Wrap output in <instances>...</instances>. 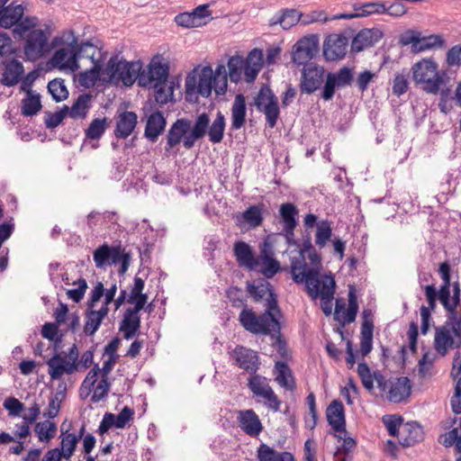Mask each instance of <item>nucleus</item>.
<instances>
[{
	"label": "nucleus",
	"instance_id": "obj_1",
	"mask_svg": "<svg viewBox=\"0 0 461 461\" xmlns=\"http://www.w3.org/2000/svg\"><path fill=\"white\" fill-rule=\"evenodd\" d=\"M224 130L225 118L221 113H217L211 124L209 115L206 113L198 115L193 125L188 119H178L167 132L165 149L169 151L183 142V146L186 149H190L194 146L195 141L203 138L206 133L211 142L220 143L223 139Z\"/></svg>",
	"mask_w": 461,
	"mask_h": 461
},
{
	"label": "nucleus",
	"instance_id": "obj_2",
	"mask_svg": "<svg viewBox=\"0 0 461 461\" xmlns=\"http://www.w3.org/2000/svg\"><path fill=\"white\" fill-rule=\"evenodd\" d=\"M291 275L297 284H305L307 292L312 299L318 294L329 298L335 293V280L331 276L320 275L321 257L316 249L297 255L291 259Z\"/></svg>",
	"mask_w": 461,
	"mask_h": 461
},
{
	"label": "nucleus",
	"instance_id": "obj_3",
	"mask_svg": "<svg viewBox=\"0 0 461 461\" xmlns=\"http://www.w3.org/2000/svg\"><path fill=\"white\" fill-rule=\"evenodd\" d=\"M14 38L24 41L23 52L30 61H36L43 57L50 50L49 39L50 28L46 23H41L36 16H25L13 30Z\"/></svg>",
	"mask_w": 461,
	"mask_h": 461
},
{
	"label": "nucleus",
	"instance_id": "obj_4",
	"mask_svg": "<svg viewBox=\"0 0 461 461\" xmlns=\"http://www.w3.org/2000/svg\"><path fill=\"white\" fill-rule=\"evenodd\" d=\"M212 88L217 95H223L227 90V70L223 64H219L215 70L205 66L189 74L185 79V98L193 101L198 95L208 97Z\"/></svg>",
	"mask_w": 461,
	"mask_h": 461
},
{
	"label": "nucleus",
	"instance_id": "obj_5",
	"mask_svg": "<svg viewBox=\"0 0 461 461\" xmlns=\"http://www.w3.org/2000/svg\"><path fill=\"white\" fill-rule=\"evenodd\" d=\"M280 313L266 309L265 312L257 315L251 309L243 308L239 316L242 327L254 334L271 335L276 337L280 333Z\"/></svg>",
	"mask_w": 461,
	"mask_h": 461
},
{
	"label": "nucleus",
	"instance_id": "obj_6",
	"mask_svg": "<svg viewBox=\"0 0 461 461\" xmlns=\"http://www.w3.org/2000/svg\"><path fill=\"white\" fill-rule=\"evenodd\" d=\"M141 69L142 63L140 60L129 62L118 55L113 56L102 70V80L114 84L122 82L124 86H131L139 80Z\"/></svg>",
	"mask_w": 461,
	"mask_h": 461
},
{
	"label": "nucleus",
	"instance_id": "obj_7",
	"mask_svg": "<svg viewBox=\"0 0 461 461\" xmlns=\"http://www.w3.org/2000/svg\"><path fill=\"white\" fill-rule=\"evenodd\" d=\"M412 78L422 89L430 95L438 94L442 86L446 85V72L438 71V64L431 59H423L416 62L412 68Z\"/></svg>",
	"mask_w": 461,
	"mask_h": 461
},
{
	"label": "nucleus",
	"instance_id": "obj_8",
	"mask_svg": "<svg viewBox=\"0 0 461 461\" xmlns=\"http://www.w3.org/2000/svg\"><path fill=\"white\" fill-rule=\"evenodd\" d=\"M77 39L71 31L64 32L53 39L52 44L59 47L53 54L50 63L54 68L76 71L79 66L77 58Z\"/></svg>",
	"mask_w": 461,
	"mask_h": 461
},
{
	"label": "nucleus",
	"instance_id": "obj_9",
	"mask_svg": "<svg viewBox=\"0 0 461 461\" xmlns=\"http://www.w3.org/2000/svg\"><path fill=\"white\" fill-rule=\"evenodd\" d=\"M461 346V315L451 313L447 321L435 330L434 348L442 357L449 349Z\"/></svg>",
	"mask_w": 461,
	"mask_h": 461
},
{
	"label": "nucleus",
	"instance_id": "obj_10",
	"mask_svg": "<svg viewBox=\"0 0 461 461\" xmlns=\"http://www.w3.org/2000/svg\"><path fill=\"white\" fill-rule=\"evenodd\" d=\"M254 105L259 113L266 116V122L269 128L276 125L280 115L278 99L274 92L267 86H263L254 98Z\"/></svg>",
	"mask_w": 461,
	"mask_h": 461
},
{
	"label": "nucleus",
	"instance_id": "obj_11",
	"mask_svg": "<svg viewBox=\"0 0 461 461\" xmlns=\"http://www.w3.org/2000/svg\"><path fill=\"white\" fill-rule=\"evenodd\" d=\"M169 67L161 55L153 57L146 69L140 70L139 85L143 87L167 82Z\"/></svg>",
	"mask_w": 461,
	"mask_h": 461
},
{
	"label": "nucleus",
	"instance_id": "obj_12",
	"mask_svg": "<svg viewBox=\"0 0 461 461\" xmlns=\"http://www.w3.org/2000/svg\"><path fill=\"white\" fill-rule=\"evenodd\" d=\"M248 387L257 398L264 400V404L274 411L280 410L281 401L270 386L267 377L253 375L248 379Z\"/></svg>",
	"mask_w": 461,
	"mask_h": 461
},
{
	"label": "nucleus",
	"instance_id": "obj_13",
	"mask_svg": "<svg viewBox=\"0 0 461 461\" xmlns=\"http://www.w3.org/2000/svg\"><path fill=\"white\" fill-rule=\"evenodd\" d=\"M318 217L313 213H308L303 218V224L306 229L316 227L315 246L320 249L326 247L332 237L331 222L328 220L317 221Z\"/></svg>",
	"mask_w": 461,
	"mask_h": 461
},
{
	"label": "nucleus",
	"instance_id": "obj_14",
	"mask_svg": "<svg viewBox=\"0 0 461 461\" xmlns=\"http://www.w3.org/2000/svg\"><path fill=\"white\" fill-rule=\"evenodd\" d=\"M319 41L317 36L311 35L298 41L294 46L293 60L303 65L312 59L318 51Z\"/></svg>",
	"mask_w": 461,
	"mask_h": 461
},
{
	"label": "nucleus",
	"instance_id": "obj_15",
	"mask_svg": "<svg viewBox=\"0 0 461 461\" xmlns=\"http://www.w3.org/2000/svg\"><path fill=\"white\" fill-rule=\"evenodd\" d=\"M348 38L342 34H330L323 43V56L329 61L341 59L347 53Z\"/></svg>",
	"mask_w": 461,
	"mask_h": 461
},
{
	"label": "nucleus",
	"instance_id": "obj_16",
	"mask_svg": "<svg viewBox=\"0 0 461 461\" xmlns=\"http://www.w3.org/2000/svg\"><path fill=\"white\" fill-rule=\"evenodd\" d=\"M231 358L241 369L255 375L259 367L258 353L250 348L238 346L231 353Z\"/></svg>",
	"mask_w": 461,
	"mask_h": 461
},
{
	"label": "nucleus",
	"instance_id": "obj_17",
	"mask_svg": "<svg viewBox=\"0 0 461 461\" xmlns=\"http://www.w3.org/2000/svg\"><path fill=\"white\" fill-rule=\"evenodd\" d=\"M324 69L313 64L306 65L302 73L301 90L306 94L316 91L323 82Z\"/></svg>",
	"mask_w": 461,
	"mask_h": 461
},
{
	"label": "nucleus",
	"instance_id": "obj_18",
	"mask_svg": "<svg viewBox=\"0 0 461 461\" xmlns=\"http://www.w3.org/2000/svg\"><path fill=\"white\" fill-rule=\"evenodd\" d=\"M237 420L241 430L252 438L259 436L264 429L258 415L252 409L238 411Z\"/></svg>",
	"mask_w": 461,
	"mask_h": 461
},
{
	"label": "nucleus",
	"instance_id": "obj_19",
	"mask_svg": "<svg viewBox=\"0 0 461 461\" xmlns=\"http://www.w3.org/2000/svg\"><path fill=\"white\" fill-rule=\"evenodd\" d=\"M48 374L52 380H59L64 375H72L77 370L78 364L69 362L66 357L56 354L47 361Z\"/></svg>",
	"mask_w": 461,
	"mask_h": 461
},
{
	"label": "nucleus",
	"instance_id": "obj_20",
	"mask_svg": "<svg viewBox=\"0 0 461 461\" xmlns=\"http://www.w3.org/2000/svg\"><path fill=\"white\" fill-rule=\"evenodd\" d=\"M120 258V249L110 247L106 243L97 248L93 253V259L97 268H105L107 266L116 264Z\"/></svg>",
	"mask_w": 461,
	"mask_h": 461
},
{
	"label": "nucleus",
	"instance_id": "obj_21",
	"mask_svg": "<svg viewBox=\"0 0 461 461\" xmlns=\"http://www.w3.org/2000/svg\"><path fill=\"white\" fill-rule=\"evenodd\" d=\"M249 292L256 301L265 300L267 309L275 311L276 313H280L276 298L269 283L260 282L258 285H249Z\"/></svg>",
	"mask_w": 461,
	"mask_h": 461
},
{
	"label": "nucleus",
	"instance_id": "obj_22",
	"mask_svg": "<svg viewBox=\"0 0 461 461\" xmlns=\"http://www.w3.org/2000/svg\"><path fill=\"white\" fill-rule=\"evenodd\" d=\"M327 420L336 432L346 431L345 409L339 400H333L326 410Z\"/></svg>",
	"mask_w": 461,
	"mask_h": 461
},
{
	"label": "nucleus",
	"instance_id": "obj_23",
	"mask_svg": "<svg viewBox=\"0 0 461 461\" xmlns=\"http://www.w3.org/2000/svg\"><path fill=\"white\" fill-rule=\"evenodd\" d=\"M138 116L134 112H122L116 118L114 135L119 139H126L134 131Z\"/></svg>",
	"mask_w": 461,
	"mask_h": 461
},
{
	"label": "nucleus",
	"instance_id": "obj_24",
	"mask_svg": "<svg viewBox=\"0 0 461 461\" xmlns=\"http://www.w3.org/2000/svg\"><path fill=\"white\" fill-rule=\"evenodd\" d=\"M411 382L407 377H399L388 384V400L392 402H401L411 393Z\"/></svg>",
	"mask_w": 461,
	"mask_h": 461
},
{
	"label": "nucleus",
	"instance_id": "obj_25",
	"mask_svg": "<svg viewBox=\"0 0 461 461\" xmlns=\"http://www.w3.org/2000/svg\"><path fill=\"white\" fill-rule=\"evenodd\" d=\"M31 83L29 77H26L23 82L21 88L26 92V96L23 100V114L31 116L36 114L41 108L40 95L36 94L30 88Z\"/></svg>",
	"mask_w": 461,
	"mask_h": 461
},
{
	"label": "nucleus",
	"instance_id": "obj_26",
	"mask_svg": "<svg viewBox=\"0 0 461 461\" xmlns=\"http://www.w3.org/2000/svg\"><path fill=\"white\" fill-rule=\"evenodd\" d=\"M265 211L266 205L263 203L250 205L237 217V221L240 225L245 223L249 228L256 229L262 224Z\"/></svg>",
	"mask_w": 461,
	"mask_h": 461
},
{
	"label": "nucleus",
	"instance_id": "obj_27",
	"mask_svg": "<svg viewBox=\"0 0 461 461\" xmlns=\"http://www.w3.org/2000/svg\"><path fill=\"white\" fill-rule=\"evenodd\" d=\"M263 65V53L261 50L255 49L249 52L248 57L244 59V77L248 83L253 82Z\"/></svg>",
	"mask_w": 461,
	"mask_h": 461
},
{
	"label": "nucleus",
	"instance_id": "obj_28",
	"mask_svg": "<svg viewBox=\"0 0 461 461\" xmlns=\"http://www.w3.org/2000/svg\"><path fill=\"white\" fill-rule=\"evenodd\" d=\"M423 438L421 427L416 422L403 424L399 431V442L403 447H410Z\"/></svg>",
	"mask_w": 461,
	"mask_h": 461
},
{
	"label": "nucleus",
	"instance_id": "obj_29",
	"mask_svg": "<svg viewBox=\"0 0 461 461\" xmlns=\"http://www.w3.org/2000/svg\"><path fill=\"white\" fill-rule=\"evenodd\" d=\"M279 214L284 224L283 230L285 232V235L287 237L293 236L297 225L298 209L294 203H282L279 208Z\"/></svg>",
	"mask_w": 461,
	"mask_h": 461
},
{
	"label": "nucleus",
	"instance_id": "obj_30",
	"mask_svg": "<svg viewBox=\"0 0 461 461\" xmlns=\"http://www.w3.org/2000/svg\"><path fill=\"white\" fill-rule=\"evenodd\" d=\"M24 9L22 5L6 6L0 12V26L3 28H15L25 17H23Z\"/></svg>",
	"mask_w": 461,
	"mask_h": 461
},
{
	"label": "nucleus",
	"instance_id": "obj_31",
	"mask_svg": "<svg viewBox=\"0 0 461 461\" xmlns=\"http://www.w3.org/2000/svg\"><path fill=\"white\" fill-rule=\"evenodd\" d=\"M108 308L103 305L99 310L89 308L86 313L84 332L87 336H93L99 329L103 320L108 314Z\"/></svg>",
	"mask_w": 461,
	"mask_h": 461
},
{
	"label": "nucleus",
	"instance_id": "obj_32",
	"mask_svg": "<svg viewBox=\"0 0 461 461\" xmlns=\"http://www.w3.org/2000/svg\"><path fill=\"white\" fill-rule=\"evenodd\" d=\"M247 105L242 94L236 95L231 106V129L240 130L246 122Z\"/></svg>",
	"mask_w": 461,
	"mask_h": 461
},
{
	"label": "nucleus",
	"instance_id": "obj_33",
	"mask_svg": "<svg viewBox=\"0 0 461 461\" xmlns=\"http://www.w3.org/2000/svg\"><path fill=\"white\" fill-rule=\"evenodd\" d=\"M166 127V120L160 112L149 115L145 128V136L152 142L156 141Z\"/></svg>",
	"mask_w": 461,
	"mask_h": 461
},
{
	"label": "nucleus",
	"instance_id": "obj_34",
	"mask_svg": "<svg viewBox=\"0 0 461 461\" xmlns=\"http://www.w3.org/2000/svg\"><path fill=\"white\" fill-rule=\"evenodd\" d=\"M258 461H295L290 452H278L265 443H261L257 450Z\"/></svg>",
	"mask_w": 461,
	"mask_h": 461
},
{
	"label": "nucleus",
	"instance_id": "obj_35",
	"mask_svg": "<svg viewBox=\"0 0 461 461\" xmlns=\"http://www.w3.org/2000/svg\"><path fill=\"white\" fill-rule=\"evenodd\" d=\"M234 254L240 266L249 269H255L258 262L254 257L249 245L244 241H238L234 244Z\"/></svg>",
	"mask_w": 461,
	"mask_h": 461
},
{
	"label": "nucleus",
	"instance_id": "obj_36",
	"mask_svg": "<svg viewBox=\"0 0 461 461\" xmlns=\"http://www.w3.org/2000/svg\"><path fill=\"white\" fill-rule=\"evenodd\" d=\"M274 374L277 384L288 391H294L295 382L289 366L284 362H276L275 365Z\"/></svg>",
	"mask_w": 461,
	"mask_h": 461
},
{
	"label": "nucleus",
	"instance_id": "obj_37",
	"mask_svg": "<svg viewBox=\"0 0 461 461\" xmlns=\"http://www.w3.org/2000/svg\"><path fill=\"white\" fill-rule=\"evenodd\" d=\"M23 74V64L14 59L5 65L1 82L6 86L16 85Z\"/></svg>",
	"mask_w": 461,
	"mask_h": 461
},
{
	"label": "nucleus",
	"instance_id": "obj_38",
	"mask_svg": "<svg viewBox=\"0 0 461 461\" xmlns=\"http://www.w3.org/2000/svg\"><path fill=\"white\" fill-rule=\"evenodd\" d=\"M446 47V41L439 34H431L423 36L420 32L418 44L414 47V53H420L427 50L443 49Z\"/></svg>",
	"mask_w": 461,
	"mask_h": 461
},
{
	"label": "nucleus",
	"instance_id": "obj_39",
	"mask_svg": "<svg viewBox=\"0 0 461 461\" xmlns=\"http://www.w3.org/2000/svg\"><path fill=\"white\" fill-rule=\"evenodd\" d=\"M300 21L301 13L294 9H285L281 14H276L271 18L270 24H280L283 29L288 30Z\"/></svg>",
	"mask_w": 461,
	"mask_h": 461
},
{
	"label": "nucleus",
	"instance_id": "obj_40",
	"mask_svg": "<svg viewBox=\"0 0 461 461\" xmlns=\"http://www.w3.org/2000/svg\"><path fill=\"white\" fill-rule=\"evenodd\" d=\"M91 99L90 95H80L73 105L70 108L68 107V116L74 120L84 119L89 111Z\"/></svg>",
	"mask_w": 461,
	"mask_h": 461
},
{
	"label": "nucleus",
	"instance_id": "obj_41",
	"mask_svg": "<svg viewBox=\"0 0 461 461\" xmlns=\"http://www.w3.org/2000/svg\"><path fill=\"white\" fill-rule=\"evenodd\" d=\"M140 327V319L138 313L126 310L120 330L124 333L126 339H131Z\"/></svg>",
	"mask_w": 461,
	"mask_h": 461
},
{
	"label": "nucleus",
	"instance_id": "obj_42",
	"mask_svg": "<svg viewBox=\"0 0 461 461\" xmlns=\"http://www.w3.org/2000/svg\"><path fill=\"white\" fill-rule=\"evenodd\" d=\"M373 329L371 321H363L360 331V352L363 357L368 355L373 348Z\"/></svg>",
	"mask_w": 461,
	"mask_h": 461
},
{
	"label": "nucleus",
	"instance_id": "obj_43",
	"mask_svg": "<svg viewBox=\"0 0 461 461\" xmlns=\"http://www.w3.org/2000/svg\"><path fill=\"white\" fill-rule=\"evenodd\" d=\"M77 58L87 59L92 64H100L101 50L90 42H84L79 47L77 46Z\"/></svg>",
	"mask_w": 461,
	"mask_h": 461
},
{
	"label": "nucleus",
	"instance_id": "obj_44",
	"mask_svg": "<svg viewBox=\"0 0 461 461\" xmlns=\"http://www.w3.org/2000/svg\"><path fill=\"white\" fill-rule=\"evenodd\" d=\"M102 77L101 66L95 63L91 68L79 73L77 77L78 83L86 88L92 87Z\"/></svg>",
	"mask_w": 461,
	"mask_h": 461
},
{
	"label": "nucleus",
	"instance_id": "obj_45",
	"mask_svg": "<svg viewBox=\"0 0 461 461\" xmlns=\"http://www.w3.org/2000/svg\"><path fill=\"white\" fill-rule=\"evenodd\" d=\"M34 431L41 442H49L55 437L57 426L54 422L44 420L35 424Z\"/></svg>",
	"mask_w": 461,
	"mask_h": 461
},
{
	"label": "nucleus",
	"instance_id": "obj_46",
	"mask_svg": "<svg viewBox=\"0 0 461 461\" xmlns=\"http://www.w3.org/2000/svg\"><path fill=\"white\" fill-rule=\"evenodd\" d=\"M77 443L78 440L75 433L67 431L61 434V449H59V453L63 456V458L69 459L73 456Z\"/></svg>",
	"mask_w": 461,
	"mask_h": 461
},
{
	"label": "nucleus",
	"instance_id": "obj_47",
	"mask_svg": "<svg viewBox=\"0 0 461 461\" xmlns=\"http://www.w3.org/2000/svg\"><path fill=\"white\" fill-rule=\"evenodd\" d=\"M244 59L239 56L230 57L228 61L229 77L231 82L238 83L244 75Z\"/></svg>",
	"mask_w": 461,
	"mask_h": 461
},
{
	"label": "nucleus",
	"instance_id": "obj_48",
	"mask_svg": "<svg viewBox=\"0 0 461 461\" xmlns=\"http://www.w3.org/2000/svg\"><path fill=\"white\" fill-rule=\"evenodd\" d=\"M108 127L107 118H96L92 121L86 131V137L89 140H99Z\"/></svg>",
	"mask_w": 461,
	"mask_h": 461
},
{
	"label": "nucleus",
	"instance_id": "obj_49",
	"mask_svg": "<svg viewBox=\"0 0 461 461\" xmlns=\"http://www.w3.org/2000/svg\"><path fill=\"white\" fill-rule=\"evenodd\" d=\"M373 43L372 32L370 30H362L354 37L351 43V49L356 52H359L364 49L372 46Z\"/></svg>",
	"mask_w": 461,
	"mask_h": 461
},
{
	"label": "nucleus",
	"instance_id": "obj_50",
	"mask_svg": "<svg viewBox=\"0 0 461 461\" xmlns=\"http://www.w3.org/2000/svg\"><path fill=\"white\" fill-rule=\"evenodd\" d=\"M355 10L358 11V16H366L371 14H385V3L382 1L370 2L361 5H356Z\"/></svg>",
	"mask_w": 461,
	"mask_h": 461
},
{
	"label": "nucleus",
	"instance_id": "obj_51",
	"mask_svg": "<svg viewBox=\"0 0 461 461\" xmlns=\"http://www.w3.org/2000/svg\"><path fill=\"white\" fill-rule=\"evenodd\" d=\"M48 90L56 102L65 100L68 91L62 79H54L48 84Z\"/></svg>",
	"mask_w": 461,
	"mask_h": 461
},
{
	"label": "nucleus",
	"instance_id": "obj_52",
	"mask_svg": "<svg viewBox=\"0 0 461 461\" xmlns=\"http://www.w3.org/2000/svg\"><path fill=\"white\" fill-rule=\"evenodd\" d=\"M150 87L155 89V100L158 104H165L171 100L174 91L167 82L152 85Z\"/></svg>",
	"mask_w": 461,
	"mask_h": 461
},
{
	"label": "nucleus",
	"instance_id": "obj_53",
	"mask_svg": "<svg viewBox=\"0 0 461 461\" xmlns=\"http://www.w3.org/2000/svg\"><path fill=\"white\" fill-rule=\"evenodd\" d=\"M261 269L262 274L267 278L274 276L279 270L280 265L277 260L270 257L269 255L261 256Z\"/></svg>",
	"mask_w": 461,
	"mask_h": 461
},
{
	"label": "nucleus",
	"instance_id": "obj_54",
	"mask_svg": "<svg viewBox=\"0 0 461 461\" xmlns=\"http://www.w3.org/2000/svg\"><path fill=\"white\" fill-rule=\"evenodd\" d=\"M329 21L328 16L322 10H314L308 14H301V23L308 25L313 23H326Z\"/></svg>",
	"mask_w": 461,
	"mask_h": 461
},
{
	"label": "nucleus",
	"instance_id": "obj_55",
	"mask_svg": "<svg viewBox=\"0 0 461 461\" xmlns=\"http://www.w3.org/2000/svg\"><path fill=\"white\" fill-rule=\"evenodd\" d=\"M100 373V369L98 366H95L93 369L89 371L86 377L83 381L79 394L80 396H83V392L86 390V395H89L92 387L95 385V382L97 381L98 375Z\"/></svg>",
	"mask_w": 461,
	"mask_h": 461
},
{
	"label": "nucleus",
	"instance_id": "obj_56",
	"mask_svg": "<svg viewBox=\"0 0 461 461\" xmlns=\"http://www.w3.org/2000/svg\"><path fill=\"white\" fill-rule=\"evenodd\" d=\"M438 298L447 312V315H451L453 303L450 302V284H442L438 293Z\"/></svg>",
	"mask_w": 461,
	"mask_h": 461
},
{
	"label": "nucleus",
	"instance_id": "obj_57",
	"mask_svg": "<svg viewBox=\"0 0 461 461\" xmlns=\"http://www.w3.org/2000/svg\"><path fill=\"white\" fill-rule=\"evenodd\" d=\"M4 407L8 411L11 417H18L24 410V405L14 397H8L4 402Z\"/></svg>",
	"mask_w": 461,
	"mask_h": 461
},
{
	"label": "nucleus",
	"instance_id": "obj_58",
	"mask_svg": "<svg viewBox=\"0 0 461 461\" xmlns=\"http://www.w3.org/2000/svg\"><path fill=\"white\" fill-rule=\"evenodd\" d=\"M110 384L107 381V377H103L97 384V385L94 389V393L92 395V402H98L103 400L109 392Z\"/></svg>",
	"mask_w": 461,
	"mask_h": 461
},
{
	"label": "nucleus",
	"instance_id": "obj_59",
	"mask_svg": "<svg viewBox=\"0 0 461 461\" xmlns=\"http://www.w3.org/2000/svg\"><path fill=\"white\" fill-rule=\"evenodd\" d=\"M408 87L409 82L406 76L402 74L395 75L392 87L393 94L396 96H401L408 90Z\"/></svg>",
	"mask_w": 461,
	"mask_h": 461
},
{
	"label": "nucleus",
	"instance_id": "obj_60",
	"mask_svg": "<svg viewBox=\"0 0 461 461\" xmlns=\"http://www.w3.org/2000/svg\"><path fill=\"white\" fill-rule=\"evenodd\" d=\"M329 75H333L338 87L348 86L352 80L351 70L346 67L340 68L337 73H329Z\"/></svg>",
	"mask_w": 461,
	"mask_h": 461
},
{
	"label": "nucleus",
	"instance_id": "obj_61",
	"mask_svg": "<svg viewBox=\"0 0 461 461\" xmlns=\"http://www.w3.org/2000/svg\"><path fill=\"white\" fill-rule=\"evenodd\" d=\"M420 32L415 30H408L400 37V44L402 46L411 45V51L414 53V47L418 44Z\"/></svg>",
	"mask_w": 461,
	"mask_h": 461
},
{
	"label": "nucleus",
	"instance_id": "obj_62",
	"mask_svg": "<svg viewBox=\"0 0 461 461\" xmlns=\"http://www.w3.org/2000/svg\"><path fill=\"white\" fill-rule=\"evenodd\" d=\"M383 421L391 436H397L399 438V431L402 424V419L393 416H385L383 418Z\"/></svg>",
	"mask_w": 461,
	"mask_h": 461
},
{
	"label": "nucleus",
	"instance_id": "obj_63",
	"mask_svg": "<svg viewBox=\"0 0 461 461\" xmlns=\"http://www.w3.org/2000/svg\"><path fill=\"white\" fill-rule=\"evenodd\" d=\"M376 77V75L370 70H365L358 74L356 85L361 92H365L368 85Z\"/></svg>",
	"mask_w": 461,
	"mask_h": 461
},
{
	"label": "nucleus",
	"instance_id": "obj_64",
	"mask_svg": "<svg viewBox=\"0 0 461 461\" xmlns=\"http://www.w3.org/2000/svg\"><path fill=\"white\" fill-rule=\"evenodd\" d=\"M447 63L450 67L461 65V45H456L447 53Z\"/></svg>",
	"mask_w": 461,
	"mask_h": 461
}]
</instances>
